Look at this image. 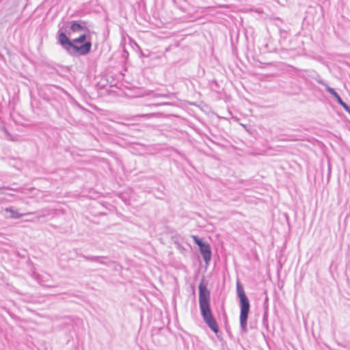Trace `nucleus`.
Segmentation results:
<instances>
[{
	"label": "nucleus",
	"mask_w": 350,
	"mask_h": 350,
	"mask_svg": "<svg viewBox=\"0 0 350 350\" xmlns=\"http://www.w3.org/2000/svg\"><path fill=\"white\" fill-rule=\"evenodd\" d=\"M199 305L203 320L215 333H217L219 328L212 314L210 306V291L202 283L199 285Z\"/></svg>",
	"instance_id": "nucleus-1"
},
{
	"label": "nucleus",
	"mask_w": 350,
	"mask_h": 350,
	"mask_svg": "<svg viewBox=\"0 0 350 350\" xmlns=\"http://www.w3.org/2000/svg\"><path fill=\"white\" fill-rule=\"evenodd\" d=\"M237 294L240 299L241 313H240V324L241 328L246 331L247 329V319L250 310V303L247 299L243 287L239 282L237 286Z\"/></svg>",
	"instance_id": "nucleus-2"
},
{
	"label": "nucleus",
	"mask_w": 350,
	"mask_h": 350,
	"mask_svg": "<svg viewBox=\"0 0 350 350\" xmlns=\"http://www.w3.org/2000/svg\"><path fill=\"white\" fill-rule=\"evenodd\" d=\"M59 40L62 45H68L69 46L73 48L77 51H79L81 55H85L88 53L91 50L92 43L90 42H85L83 46L79 47L75 46L72 42H71L66 35L64 33H61L59 35Z\"/></svg>",
	"instance_id": "nucleus-3"
},
{
	"label": "nucleus",
	"mask_w": 350,
	"mask_h": 350,
	"mask_svg": "<svg viewBox=\"0 0 350 350\" xmlns=\"http://www.w3.org/2000/svg\"><path fill=\"white\" fill-rule=\"evenodd\" d=\"M192 238L195 243L199 246L200 253L202 255L203 259L206 262H208L211 258V251L210 245L207 243H203L197 236L193 235Z\"/></svg>",
	"instance_id": "nucleus-4"
},
{
	"label": "nucleus",
	"mask_w": 350,
	"mask_h": 350,
	"mask_svg": "<svg viewBox=\"0 0 350 350\" xmlns=\"http://www.w3.org/2000/svg\"><path fill=\"white\" fill-rule=\"evenodd\" d=\"M70 29L75 32H79L83 29V27L77 21H72L71 23Z\"/></svg>",
	"instance_id": "nucleus-5"
},
{
	"label": "nucleus",
	"mask_w": 350,
	"mask_h": 350,
	"mask_svg": "<svg viewBox=\"0 0 350 350\" xmlns=\"http://www.w3.org/2000/svg\"><path fill=\"white\" fill-rule=\"evenodd\" d=\"M5 211L6 212H8L10 213V217H12V218H19V217H21L23 216V214H19L17 211L16 210H13L12 208H5Z\"/></svg>",
	"instance_id": "nucleus-6"
},
{
	"label": "nucleus",
	"mask_w": 350,
	"mask_h": 350,
	"mask_svg": "<svg viewBox=\"0 0 350 350\" xmlns=\"http://www.w3.org/2000/svg\"><path fill=\"white\" fill-rule=\"evenodd\" d=\"M85 34H82L79 38H75L74 40V42H77V43H82V42H83L85 41Z\"/></svg>",
	"instance_id": "nucleus-7"
},
{
	"label": "nucleus",
	"mask_w": 350,
	"mask_h": 350,
	"mask_svg": "<svg viewBox=\"0 0 350 350\" xmlns=\"http://www.w3.org/2000/svg\"><path fill=\"white\" fill-rule=\"evenodd\" d=\"M327 91L330 94H332L335 98L336 97H338V94L336 93V92L333 90L332 88H329V87H327Z\"/></svg>",
	"instance_id": "nucleus-8"
},
{
	"label": "nucleus",
	"mask_w": 350,
	"mask_h": 350,
	"mask_svg": "<svg viewBox=\"0 0 350 350\" xmlns=\"http://www.w3.org/2000/svg\"><path fill=\"white\" fill-rule=\"evenodd\" d=\"M336 100H338V103L340 105H341L342 103H344L340 96L338 97H336Z\"/></svg>",
	"instance_id": "nucleus-9"
},
{
	"label": "nucleus",
	"mask_w": 350,
	"mask_h": 350,
	"mask_svg": "<svg viewBox=\"0 0 350 350\" xmlns=\"http://www.w3.org/2000/svg\"><path fill=\"white\" fill-rule=\"evenodd\" d=\"M345 109H348L347 105L345 103L340 104Z\"/></svg>",
	"instance_id": "nucleus-10"
}]
</instances>
